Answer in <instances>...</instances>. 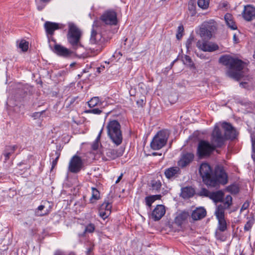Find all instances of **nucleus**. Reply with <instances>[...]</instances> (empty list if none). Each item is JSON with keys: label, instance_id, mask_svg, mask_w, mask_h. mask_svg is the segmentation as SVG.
<instances>
[{"label": "nucleus", "instance_id": "27", "mask_svg": "<svg viewBox=\"0 0 255 255\" xmlns=\"http://www.w3.org/2000/svg\"><path fill=\"white\" fill-rule=\"evenodd\" d=\"M161 197V196L160 195H155L146 197L145 199L146 204L148 206L150 207L151 206L152 203H153L156 200H159Z\"/></svg>", "mask_w": 255, "mask_h": 255}, {"label": "nucleus", "instance_id": "14", "mask_svg": "<svg viewBox=\"0 0 255 255\" xmlns=\"http://www.w3.org/2000/svg\"><path fill=\"white\" fill-rule=\"evenodd\" d=\"M165 213V207L163 205H158L152 211V218L155 221H158L160 219Z\"/></svg>", "mask_w": 255, "mask_h": 255}, {"label": "nucleus", "instance_id": "59", "mask_svg": "<svg viewBox=\"0 0 255 255\" xmlns=\"http://www.w3.org/2000/svg\"><path fill=\"white\" fill-rule=\"evenodd\" d=\"M44 215V214H39V215H40V216H42V215Z\"/></svg>", "mask_w": 255, "mask_h": 255}, {"label": "nucleus", "instance_id": "56", "mask_svg": "<svg viewBox=\"0 0 255 255\" xmlns=\"http://www.w3.org/2000/svg\"><path fill=\"white\" fill-rule=\"evenodd\" d=\"M42 0V1H43V2H46L49 1L50 0Z\"/></svg>", "mask_w": 255, "mask_h": 255}, {"label": "nucleus", "instance_id": "48", "mask_svg": "<svg viewBox=\"0 0 255 255\" xmlns=\"http://www.w3.org/2000/svg\"><path fill=\"white\" fill-rule=\"evenodd\" d=\"M44 111L41 112H35L33 113L32 115V117L34 119H36L38 118H39L40 116L42 115V114L44 113Z\"/></svg>", "mask_w": 255, "mask_h": 255}, {"label": "nucleus", "instance_id": "36", "mask_svg": "<svg viewBox=\"0 0 255 255\" xmlns=\"http://www.w3.org/2000/svg\"><path fill=\"white\" fill-rule=\"evenodd\" d=\"M103 131V128L100 130L97 139L92 144V148L93 150H97L99 147V142L101 137V133Z\"/></svg>", "mask_w": 255, "mask_h": 255}, {"label": "nucleus", "instance_id": "22", "mask_svg": "<svg viewBox=\"0 0 255 255\" xmlns=\"http://www.w3.org/2000/svg\"><path fill=\"white\" fill-rule=\"evenodd\" d=\"M224 18L226 23L229 27H230L231 29L233 30L237 29V26L233 20V17L231 14H226L224 16Z\"/></svg>", "mask_w": 255, "mask_h": 255}, {"label": "nucleus", "instance_id": "29", "mask_svg": "<svg viewBox=\"0 0 255 255\" xmlns=\"http://www.w3.org/2000/svg\"><path fill=\"white\" fill-rule=\"evenodd\" d=\"M92 197L90 198V201L91 203H94L95 201L99 199L100 198V192L96 188L92 187Z\"/></svg>", "mask_w": 255, "mask_h": 255}, {"label": "nucleus", "instance_id": "13", "mask_svg": "<svg viewBox=\"0 0 255 255\" xmlns=\"http://www.w3.org/2000/svg\"><path fill=\"white\" fill-rule=\"evenodd\" d=\"M101 154L105 156L106 155V160L114 159L122 155V153L119 152L117 150L114 149H106L103 150Z\"/></svg>", "mask_w": 255, "mask_h": 255}, {"label": "nucleus", "instance_id": "24", "mask_svg": "<svg viewBox=\"0 0 255 255\" xmlns=\"http://www.w3.org/2000/svg\"><path fill=\"white\" fill-rule=\"evenodd\" d=\"M226 209V207H224L222 204L217 206L215 214L217 219L225 218V210Z\"/></svg>", "mask_w": 255, "mask_h": 255}, {"label": "nucleus", "instance_id": "53", "mask_svg": "<svg viewBox=\"0 0 255 255\" xmlns=\"http://www.w3.org/2000/svg\"><path fill=\"white\" fill-rule=\"evenodd\" d=\"M44 206L43 205H40V206L38 207L37 209H38V210H39V211H41V210H42L44 209Z\"/></svg>", "mask_w": 255, "mask_h": 255}, {"label": "nucleus", "instance_id": "52", "mask_svg": "<svg viewBox=\"0 0 255 255\" xmlns=\"http://www.w3.org/2000/svg\"><path fill=\"white\" fill-rule=\"evenodd\" d=\"M123 177V174H121V175L118 177V179L116 181V183H118L120 182V181L121 180Z\"/></svg>", "mask_w": 255, "mask_h": 255}, {"label": "nucleus", "instance_id": "41", "mask_svg": "<svg viewBox=\"0 0 255 255\" xmlns=\"http://www.w3.org/2000/svg\"><path fill=\"white\" fill-rule=\"evenodd\" d=\"M184 32V27L182 25H180L178 27L177 33L176 34V37L177 39H179L183 35V33Z\"/></svg>", "mask_w": 255, "mask_h": 255}, {"label": "nucleus", "instance_id": "15", "mask_svg": "<svg viewBox=\"0 0 255 255\" xmlns=\"http://www.w3.org/2000/svg\"><path fill=\"white\" fill-rule=\"evenodd\" d=\"M206 211L202 207L197 208L191 213V217L194 221L202 219L205 217Z\"/></svg>", "mask_w": 255, "mask_h": 255}, {"label": "nucleus", "instance_id": "5", "mask_svg": "<svg viewBox=\"0 0 255 255\" xmlns=\"http://www.w3.org/2000/svg\"><path fill=\"white\" fill-rule=\"evenodd\" d=\"M69 30L67 34V39L69 42L74 48L76 49L81 46L80 40L82 35L80 29L74 23L68 24Z\"/></svg>", "mask_w": 255, "mask_h": 255}, {"label": "nucleus", "instance_id": "40", "mask_svg": "<svg viewBox=\"0 0 255 255\" xmlns=\"http://www.w3.org/2000/svg\"><path fill=\"white\" fill-rule=\"evenodd\" d=\"M210 192L205 188H202L198 193V194L200 196H205L209 197Z\"/></svg>", "mask_w": 255, "mask_h": 255}, {"label": "nucleus", "instance_id": "54", "mask_svg": "<svg viewBox=\"0 0 255 255\" xmlns=\"http://www.w3.org/2000/svg\"><path fill=\"white\" fill-rule=\"evenodd\" d=\"M67 102H69L70 103V104L72 103V102H73L74 100L73 99H71V98H68L67 99Z\"/></svg>", "mask_w": 255, "mask_h": 255}, {"label": "nucleus", "instance_id": "46", "mask_svg": "<svg viewBox=\"0 0 255 255\" xmlns=\"http://www.w3.org/2000/svg\"><path fill=\"white\" fill-rule=\"evenodd\" d=\"M86 113L99 115L102 113V111L98 108H95L92 110H87L86 111Z\"/></svg>", "mask_w": 255, "mask_h": 255}, {"label": "nucleus", "instance_id": "11", "mask_svg": "<svg viewBox=\"0 0 255 255\" xmlns=\"http://www.w3.org/2000/svg\"><path fill=\"white\" fill-rule=\"evenodd\" d=\"M243 16L245 20L249 21L255 18V7L251 5L245 6Z\"/></svg>", "mask_w": 255, "mask_h": 255}, {"label": "nucleus", "instance_id": "18", "mask_svg": "<svg viewBox=\"0 0 255 255\" xmlns=\"http://www.w3.org/2000/svg\"><path fill=\"white\" fill-rule=\"evenodd\" d=\"M44 27L48 34L52 35L54 31L59 28V24L55 22L46 21L44 24Z\"/></svg>", "mask_w": 255, "mask_h": 255}, {"label": "nucleus", "instance_id": "1", "mask_svg": "<svg viewBox=\"0 0 255 255\" xmlns=\"http://www.w3.org/2000/svg\"><path fill=\"white\" fill-rule=\"evenodd\" d=\"M199 172L203 181L207 186L216 187L218 183L224 185L227 183V175L222 168H218L216 170V178L212 176L211 168L206 163L201 164L199 168Z\"/></svg>", "mask_w": 255, "mask_h": 255}, {"label": "nucleus", "instance_id": "6", "mask_svg": "<svg viewBox=\"0 0 255 255\" xmlns=\"http://www.w3.org/2000/svg\"><path fill=\"white\" fill-rule=\"evenodd\" d=\"M95 22L93 24V28L91 31V36L90 40L89 49L91 52L97 54L100 52L103 47V42L101 41L102 36L100 33H98L94 29Z\"/></svg>", "mask_w": 255, "mask_h": 255}, {"label": "nucleus", "instance_id": "47", "mask_svg": "<svg viewBox=\"0 0 255 255\" xmlns=\"http://www.w3.org/2000/svg\"><path fill=\"white\" fill-rule=\"evenodd\" d=\"M161 186V184L159 181H153L152 183V187L153 188V189L157 190L160 188Z\"/></svg>", "mask_w": 255, "mask_h": 255}, {"label": "nucleus", "instance_id": "50", "mask_svg": "<svg viewBox=\"0 0 255 255\" xmlns=\"http://www.w3.org/2000/svg\"><path fill=\"white\" fill-rule=\"evenodd\" d=\"M249 206V203L248 202H245L242 206V208H241V211H243L244 210H246L247 209Z\"/></svg>", "mask_w": 255, "mask_h": 255}, {"label": "nucleus", "instance_id": "7", "mask_svg": "<svg viewBox=\"0 0 255 255\" xmlns=\"http://www.w3.org/2000/svg\"><path fill=\"white\" fill-rule=\"evenodd\" d=\"M169 137L167 130H163L158 131L153 137L150 146L154 150H158L163 147L166 143Z\"/></svg>", "mask_w": 255, "mask_h": 255}, {"label": "nucleus", "instance_id": "55", "mask_svg": "<svg viewBox=\"0 0 255 255\" xmlns=\"http://www.w3.org/2000/svg\"><path fill=\"white\" fill-rule=\"evenodd\" d=\"M92 251V249H89L87 252V254H89Z\"/></svg>", "mask_w": 255, "mask_h": 255}, {"label": "nucleus", "instance_id": "35", "mask_svg": "<svg viewBox=\"0 0 255 255\" xmlns=\"http://www.w3.org/2000/svg\"><path fill=\"white\" fill-rule=\"evenodd\" d=\"M99 215L103 219L107 218L111 214L110 210L107 209L106 211L104 210L99 209Z\"/></svg>", "mask_w": 255, "mask_h": 255}, {"label": "nucleus", "instance_id": "9", "mask_svg": "<svg viewBox=\"0 0 255 255\" xmlns=\"http://www.w3.org/2000/svg\"><path fill=\"white\" fill-rule=\"evenodd\" d=\"M82 164L81 158L77 155H74L69 162V170L72 173L79 172L82 168Z\"/></svg>", "mask_w": 255, "mask_h": 255}, {"label": "nucleus", "instance_id": "33", "mask_svg": "<svg viewBox=\"0 0 255 255\" xmlns=\"http://www.w3.org/2000/svg\"><path fill=\"white\" fill-rule=\"evenodd\" d=\"M182 60L184 64L189 67H192L193 65V62L189 56L184 55L182 57Z\"/></svg>", "mask_w": 255, "mask_h": 255}, {"label": "nucleus", "instance_id": "21", "mask_svg": "<svg viewBox=\"0 0 255 255\" xmlns=\"http://www.w3.org/2000/svg\"><path fill=\"white\" fill-rule=\"evenodd\" d=\"M209 26H203L200 28V35L201 37L206 39H210L212 37V32Z\"/></svg>", "mask_w": 255, "mask_h": 255}, {"label": "nucleus", "instance_id": "42", "mask_svg": "<svg viewBox=\"0 0 255 255\" xmlns=\"http://www.w3.org/2000/svg\"><path fill=\"white\" fill-rule=\"evenodd\" d=\"M227 190L233 194H236L238 192V188L236 185H232L227 187Z\"/></svg>", "mask_w": 255, "mask_h": 255}, {"label": "nucleus", "instance_id": "58", "mask_svg": "<svg viewBox=\"0 0 255 255\" xmlns=\"http://www.w3.org/2000/svg\"><path fill=\"white\" fill-rule=\"evenodd\" d=\"M74 65H75V63H72V64L70 65V66H74Z\"/></svg>", "mask_w": 255, "mask_h": 255}, {"label": "nucleus", "instance_id": "60", "mask_svg": "<svg viewBox=\"0 0 255 255\" xmlns=\"http://www.w3.org/2000/svg\"><path fill=\"white\" fill-rule=\"evenodd\" d=\"M245 84H246V83H245ZM240 84L243 85V83H241Z\"/></svg>", "mask_w": 255, "mask_h": 255}, {"label": "nucleus", "instance_id": "16", "mask_svg": "<svg viewBox=\"0 0 255 255\" xmlns=\"http://www.w3.org/2000/svg\"><path fill=\"white\" fill-rule=\"evenodd\" d=\"M194 157V154L191 153H186L183 154L178 161V165L182 167L186 166L193 160Z\"/></svg>", "mask_w": 255, "mask_h": 255}, {"label": "nucleus", "instance_id": "28", "mask_svg": "<svg viewBox=\"0 0 255 255\" xmlns=\"http://www.w3.org/2000/svg\"><path fill=\"white\" fill-rule=\"evenodd\" d=\"M88 104L90 108H94L96 106H101L102 102L100 101L99 97H94L88 102Z\"/></svg>", "mask_w": 255, "mask_h": 255}, {"label": "nucleus", "instance_id": "57", "mask_svg": "<svg viewBox=\"0 0 255 255\" xmlns=\"http://www.w3.org/2000/svg\"><path fill=\"white\" fill-rule=\"evenodd\" d=\"M152 154H153V155H157V152H153V153H152Z\"/></svg>", "mask_w": 255, "mask_h": 255}, {"label": "nucleus", "instance_id": "45", "mask_svg": "<svg viewBox=\"0 0 255 255\" xmlns=\"http://www.w3.org/2000/svg\"><path fill=\"white\" fill-rule=\"evenodd\" d=\"M252 157L254 160V162H255V139H254L253 137H252Z\"/></svg>", "mask_w": 255, "mask_h": 255}, {"label": "nucleus", "instance_id": "4", "mask_svg": "<svg viewBox=\"0 0 255 255\" xmlns=\"http://www.w3.org/2000/svg\"><path fill=\"white\" fill-rule=\"evenodd\" d=\"M108 134L110 138L117 145L121 144L123 141V135L120 123L116 120L109 122L107 126Z\"/></svg>", "mask_w": 255, "mask_h": 255}, {"label": "nucleus", "instance_id": "23", "mask_svg": "<svg viewBox=\"0 0 255 255\" xmlns=\"http://www.w3.org/2000/svg\"><path fill=\"white\" fill-rule=\"evenodd\" d=\"M16 148V145H9L5 147L3 153V155L4 156V162H6L9 158L10 155L14 153Z\"/></svg>", "mask_w": 255, "mask_h": 255}, {"label": "nucleus", "instance_id": "38", "mask_svg": "<svg viewBox=\"0 0 255 255\" xmlns=\"http://www.w3.org/2000/svg\"><path fill=\"white\" fill-rule=\"evenodd\" d=\"M111 208L112 205H111V204L108 202L105 201L101 205L99 209L104 210L105 211H106L107 209H108L109 210H110V211L111 212Z\"/></svg>", "mask_w": 255, "mask_h": 255}, {"label": "nucleus", "instance_id": "17", "mask_svg": "<svg viewBox=\"0 0 255 255\" xmlns=\"http://www.w3.org/2000/svg\"><path fill=\"white\" fill-rule=\"evenodd\" d=\"M54 51L57 54L63 57H68L72 53L69 49L58 44L55 45Z\"/></svg>", "mask_w": 255, "mask_h": 255}, {"label": "nucleus", "instance_id": "12", "mask_svg": "<svg viewBox=\"0 0 255 255\" xmlns=\"http://www.w3.org/2000/svg\"><path fill=\"white\" fill-rule=\"evenodd\" d=\"M222 126L225 130V135L226 138L234 139L236 138L237 136L236 131L231 125L224 123Z\"/></svg>", "mask_w": 255, "mask_h": 255}, {"label": "nucleus", "instance_id": "31", "mask_svg": "<svg viewBox=\"0 0 255 255\" xmlns=\"http://www.w3.org/2000/svg\"><path fill=\"white\" fill-rule=\"evenodd\" d=\"M197 3L199 7L203 9H206L209 6V0H198Z\"/></svg>", "mask_w": 255, "mask_h": 255}, {"label": "nucleus", "instance_id": "3", "mask_svg": "<svg viewBox=\"0 0 255 255\" xmlns=\"http://www.w3.org/2000/svg\"><path fill=\"white\" fill-rule=\"evenodd\" d=\"M225 138L222 135L219 128L215 126L212 133V142L213 145L205 141L199 142L198 147V153L200 157L209 155L216 147L221 146L224 142Z\"/></svg>", "mask_w": 255, "mask_h": 255}, {"label": "nucleus", "instance_id": "30", "mask_svg": "<svg viewBox=\"0 0 255 255\" xmlns=\"http://www.w3.org/2000/svg\"><path fill=\"white\" fill-rule=\"evenodd\" d=\"M218 229L224 232L227 230V223L225 218L218 219Z\"/></svg>", "mask_w": 255, "mask_h": 255}, {"label": "nucleus", "instance_id": "51", "mask_svg": "<svg viewBox=\"0 0 255 255\" xmlns=\"http://www.w3.org/2000/svg\"><path fill=\"white\" fill-rule=\"evenodd\" d=\"M233 40L235 43H238L239 41L238 36L237 33H235L233 36Z\"/></svg>", "mask_w": 255, "mask_h": 255}, {"label": "nucleus", "instance_id": "20", "mask_svg": "<svg viewBox=\"0 0 255 255\" xmlns=\"http://www.w3.org/2000/svg\"><path fill=\"white\" fill-rule=\"evenodd\" d=\"M189 217V214L186 211H183L178 214L176 217L175 222L178 226L181 225Z\"/></svg>", "mask_w": 255, "mask_h": 255}, {"label": "nucleus", "instance_id": "25", "mask_svg": "<svg viewBox=\"0 0 255 255\" xmlns=\"http://www.w3.org/2000/svg\"><path fill=\"white\" fill-rule=\"evenodd\" d=\"M179 171V168L177 167H172L165 170L164 173L167 178H170L177 174Z\"/></svg>", "mask_w": 255, "mask_h": 255}, {"label": "nucleus", "instance_id": "8", "mask_svg": "<svg viewBox=\"0 0 255 255\" xmlns=\"http://www.w3.org/2000/svg\"><path fill=\"white\" fill-rule=\"evenodd\" d=\"M197 47L205 52H213L219 49L216 43L204 40H199L196 44Z\"/></svg>", "mask_w": 255, "mask_h": 255}, {"label": "nucleus", "instance_id": "39", "mask_svg": "<svg viewBox=\"0 0 255 255\" xmlns=\"http://www.w3.org/2000/svg\"><path fill=\"white\" fill-rule=\"evenodd\" d=\"M194 42L193 37L190 36L186 42V47L188 51L192 48V45Z\"/></svg>", "mask_w": 255, "mask_h": 255}, {"label": "nucleus", "instance_id": "19", "mask_svg": "<svg viewBox=\"0 0 255 255\" xmlns=\"http://www.w3.org/2000/svg\"><path fill=\"white\" fill-rule=\"evenodd\" d=\"M194 194L195 190L192 187H185L182 188L180 196L184 199H187L192 197Z\"/></svg>", "mask_w": 255, "mask_h": 255}, {"label": "nucleus", "instance_id": "49", "mask_svg": "<svg viewBox=\"0 0 255 255\" xmlns=\"http://www.w3.org/2000/svg\"><path fill=\"white\" fill-rule=\"evenodd\" d=\"M59 157V154H58L56 158L52 161V167H51V170L55 167V166L56 165L57 163L58 159Z\"/></svg>", "mask_w": 255, "mask_h": 255}, {"label": "nucleus", "instance_id": "34", "mask_svg": "<svg viewBox=\"0 0 255 255\" xmlns=\"http://www.w3.org/2000/svg\"><path fill=\"white\" fill-rule=\"evenodd\" d=\"M19 48L22 51H26L28 48V42L25 40H21L19 44Z\"/></svg>", "mask_w": 255, "mask_h": 255}, {"label": "nucleus", "instance_id": "37", "mask_svg": "<svg viewBox=\"0 0 255 255\" xmlns=\"http://www.w3.org/2000/svg\"><path fill=\"white\" fill-rule=\"evenodd\" d=\"M232 204V197L230 195H228L225 198V201L223 205L226 208H229Z\"/></svg>", "mask_w": 255, "mask_h": 255}, {"label": "nucleus", "instance_id": "26", "mask_svg": "<svg viewBox=\"0 0 255 255\" xmlns=\"http://www.w3.org/2000/svg\"><path fill=\"white\" fill-rule=\"evenodd\" d=\"M209 198L215 202H219L221 201L223 198V193L221 191L211 192Z\"/></svg>", "mask_w": 255, "mask_h": 255}, {"label": "nucleus", "instance_id": "43", "mask_svg": "<svg viewBox=\"0 0 255 255\" xmlns=\"http://www.w3.org/2000/svg\"><path fill=\"white\" fill-rule=\"evenodd\" d=\"M95 229V225L93 224L90 223L86 226L85 232L92 233L94 231Z\"/></svg>", "mask_w": 255, "mask_h": 255}, {"label": "nucleus", "instance_id": "2", "mask_svg": "<svg viewBox=\"0 0 255 255\" xmlns=\"http://www.w3.org/2000/svg\"><path fill=\"white\" fill-rule=\"evenodd\" d=\"M219 62L227 67L226 74L229 77L239 80L243 76L242 70L244 63L241 60L229 55H225L219 58Z\"/></svg>", "mask_w": 255, "mask_h": 255}, {"label": "nucleus", "instance_id": "32", "mask_svg": "<svg viewBox=\"0 0 255 255\" xmlns=\"http://www.w3.org/2000/svg\"><path fill=\"white\" fill-rule=\"evenodd\" d=\"M196 2L195 1L191 0L188 3V9L190 11L192 15H194L196 13Z\"/></svg>", "mask_w": 255, "mask_h": 255}, {"label": "nucleus", "instance_id": "10", "mask_svg": "<svg viewBox=\"0 0 255 255\" xmlns=\"http://www.w3.org/2000/svg\"><path fill=\"white\" fill-rule=\"evenodd\" d=\"M101 19L107 24L116 25L117 23V13L113 10L106 11Z\"/></svg>", "mask_w": 255, "mask_h": 255}, {"label": "nucleus", "instance_id": "44", "mask_svg": "<svg viewBox=\"0 0 255 255\" xmlns=\"http://www.w3.org/2000/svg\"><path fill=\"white\" fill-rule=\"evenodd\" d=\"M253 224L254 221L253 220H249L245 225L244 230L246 231L250 230Z\"/></svg>", "mask_w": 255, "mask_h": 255}]
</instances>
